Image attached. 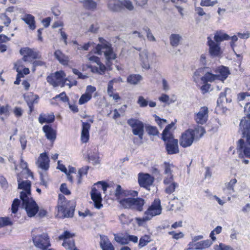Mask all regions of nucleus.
Here are the masks:
<instances>
[{
	"label": "nucleus",
	"instance_id": "obj_34",
	"mask_svg": "<svg viewBox=\"0 0 250 250\" xmlns=\"http://www.w3.org/2000/svg\"><path fill=\"white\" fill-rule=\"evenodd\" d=\"M212 244L209 240L201 241L196 243L195 250H203L208 248Z\"/></svg>",
	"mask_w": 250,
	"mask_h": 250
},
{
	"label": "nucleus",
	"instance_id": "obj_3",
	"mask_svg": "<svg viewBox=\"0 0 250 250\" xmlns=\"http://www.w3.org/2000/svg\"><path fill=\"white\" fill-rule=\"evenodd\" d=\"M99 41L101 44H98L96 46L93 50L94 53L101 55L103 53L108 61L114 60L116 57L113 52L111 44L103 38H100Z\"/></svg>",
	"mask_w": 250,
	"mask_h": 250
},
{
	"label": "nucleus",
	"instance_id": "obj_5",
	"mask_svg": "<svg viewBox=\"0 0 250 250\" xmlns=\"http://www.w3.org/2000/svg\"><path fill=\"white\" fill-rule=\"evenodd\" d=\"M65 76V73L63 71H57L48 76L46 80L50 84L54 87L58 86L64 87L65 85V82H63V80Z\"/></svg>",
	"mask_w": 250,
	"mask_h": 250
},
{
	"label": "nucleus",
	"instance_id": "obj_51",
	"mask_svg": "<svg viewBox=\"0 0 250 250\" xmlns=\"http://www.w3.org/2000/svg\"><path fill=\"white\" fill-rule=\"evenodd\" d=\"M217 3L218 1L216 0L213 1L211 0H201L200 5L202 6H213Z\"/></svg>",
	"mask_w": 250,
	"mask_h": 250
},
{
	"label": "nucleus",
	"instance_id": "obj_19",
	"mask_svg": "<svg viewBox=\"0 0 250 250\" xmlns=\"http://www.w3.org/2000/svg\"><path fill=\"white\" fill-rule=\"evenodd\" d=\"M49 159L46 153H41L38 158L37 164L38 167L45 170H47L49 167Z\"/></svg>",
	"mask_w": 250,
	"mask_h": 250
},
{
	"label": "nucleus",
	"instance_id": "obj_11",
	"mask_svg": "<svg viewBox=\"0 0 250 250\" xmlns=\"http://www.w3.org/2000/svg\"><path fill=\"white\" fill-rule=\"evenodd\" d=\"M166 145V149L168 154L172 155L179 153V150L178 145V140L173 137L166 138L163 139Z\"/></svg>",
	"mask_w": 250,
	"mask_h": 250
},
{
	"label": "nucleus",
	"instance_id": "obj_8",
	"mask_svg": "<svg viewBox=\"0 0 250 250\" xmlns=\"http://www.w3.org/2000/svg\"><path fill=\"white\" fill-rule=\"evenodd\" d=\"M139 58L142 67L148 69L150 68V64L155 61L156 56L154 53L144 50L139 54Z\"/></svg>",
	"mask_w": 250,
	"mask_h": 250
},
{
	"label": "nucleus",
	"instance_id": "obj_21",
	"mask_svg": "<svg viewBox=\"0 0 250 250\" xmlns=\"http://www.w3.org/2000/svg\"><path fill=\"white\" fill-rule=\"evenodd\" d=\"M217 78L221 81H224L227 79L229 74V71L228 67L221 66L219 67L215 71Z\"/></svg>",
	"mask_w": 250,
	"mask_h": 250
},
{
	"label": "nucleus",
	"instance_id": "obj_30",
	"mask_svg": "<svg viewBox=\"0 0 250 250\" xmlns=\"http://www.w3.org/2000/svg\"><path fill=\"white\" fill-rule=\"evenodd\" d=\"M182 36L178 34H172L169 37L170 45L173 47H177L182 40Z\"/></svg>",
	"mask_w": 250,
	"mask_h": 250
},
{
	"label": "nucleus",
	"instance_id": "obj_36",
	"mask_svg": "<svg viewBox=\"0 0 250 250\" xmlns=\"http://www.w3.org/2000/svg\"><path fill=\"white\" fill-rule=\"evenodd\" d=\"M142 76L138 74L130 75L127 77V81L132 84H137L142 80Z\"/></svg>",
	"mask_w": 250,
	"mask_h": 250
},
{
	"label": "nucleus",
	"instance_id": "obj_10",
	"mask_svg": "<svg viewBox=\"0 0 250 250\" xmlns=\"http://www.w3.org/2000/svg\"><path fill=\"white\" fill-rule=\"evenodd\" d=\"M17 181L18 182V188L22 189L20 193V198L26 196H31V182L29 180L22 181L20 174H17Z\"/></svg>",
	"mask_w": 250,
	"mask_h": 250
},
{
	"label": "nucleus",
	"instance_id": "obj_58",
	"mask_svg": "<svg viewBox=\"0 0 250 250\" xmlns=\"http://www.w3.org/2000/svg\"><path fill=\"white\" fill-rule=\"evenodd\" d=\"M2 226L12 225L13 223L10 217H0Z\"/></svg>",
	"mask_w": 250,
	"mask_h": 250
},
{
	"label": "nucleus",
	"instance_id": "obj_28",
	"mask_svg": "<svg viewBox=\"0 0 250 250\" xmlns=\"http://www.w3.org/2000/svg\"><path fill=\"white\" fill-rule=\"evenodd\" d=\"M229 39L230 37L229 35L220 31H217L215 34L213 41L220 43V42L223 41L229 40Z\"/></svg>",
	"mask_w": 250,
	"mask_h": 250
},
{
	"label": "nucleus",
	"instance_id": "obj_55",
	"mask_svg": "<svg viewBox=\"0 0 250 250\" xmlns=\"http://www.w3.org/2000/svg\"><path fill=\"white\" fill-rule=\"evenodd\" d=\"M214 249V250H234L231 247L222 243H220L219 245H215Z\"/></svg>",
	"mask_w": 250,
	"mask_h": 250
},
{
	"label": "nucleus",
	"instance_id": "obj_33",
	"mask_svg": "<svg viewBox=\"0 0 250 250\" xmlns=\"http://www.w3.org/2000/svg\"><path fill=\"white\" fill-rule=\"evenodd\" d=\"M114 240L121 245L127 244V237L126 234H114Z\"/></svg>",
	"mask_w": 250,
	"mask_h": 250
},
{
	"label": "nucleus",
	"instance_id": "obj_17",
	"mask_svg": "<svg viewBox=\"0 0 250 250\" xmlns=\"http://www.w3.org/2000/svg\"><path fill=\"white\" fill-rule=\"evenodd\" d=\"M115 196L119 201L127 195H130L132 196H137L138 195V192L135 190H131L129 191L123 190L122 187L119 185H117L115 186Z\"/></svg>",
	"mask_w": 250,
	"mask_h": 250
},
{
	"label": "nucleus",
	"instance_id": "obj_48",
	"mask_svg": "<svg viewBox=\"0 0 250 250\" xmlns=\"http://www.w3.org/2000/svg\"><path fill=\"white\" fill-rule=\"evenodd\" d=\"M146 131L148 134L153 136L157 135L159 133L156 127L151 125L146 127Z\"/></svg>",
	"mask_w": 250,
	"mask_h": 250
},
{
	"label": "nucleus",
	"instance_id": "obj_27",
	"mask_svg": "<svg viewBox=\"0 0 250 250\" xmlns=\"http://www.w3.org/2000/svg\"><path fill=\"white\" fill-rule=\"evenodd\" d=\"M54 56L56 59L61 64L67 65L68 62V57L64 55L60 50H56L54 52Z\"/></svg>",
	"mask_w": 250,
	"mask_h": 250
},
{
	"label": "nucleus",
	"instance_id": "obj_42",
	"mask_svg": "<svg viewBox=\"0 0 250 250\" xmlns=\"http://www.w3.org/2000/svg\"><path fill=\"white\" fill-rule=\"evenodd\" d=\"M166 186L165 192L167 194H171L175 191L176 188L178 186V184L177 183L173 182Z\"/></svg>",
	"mask_w": 250,
	"mask_h": 250
},
{
	"label": "nucleus",
	"instance_id": "obj_23",
	"mask_svg": "<svg viewBox=\"0 0 250 250\" xmlns=\"http://www.w3.org/2000/svg\"><path fill=\"white\" fill-rule=\"evenodd\" d=\"M43 131L46 138L51 141H54L56 138V132L49 125H45L42 127Z\"/></svg>",
	"mask_w": 250,
	"mask_h": 250
},
{
	"label": "nucleus",
	"instance_id": "obj_54",
	"mask_svg": "<svg viewBox=\"0 0 250 250\" xmlns=\"http://www.w3.org/2000/svg\"><path fill=\"white\" fill-rule=\"evenodd\" d=\"M91 99V96H88L85 93L83 94L79 100L80 104H83L88 102Z\"/></svg>",
	"mask_w": 250,
	"mask_h": 250
},
{
	"label": "nucleus",
	"instance_id": "obj_56",
	"mask_svg": "<svg viewBox=\"0 0 250 250\" xmlns=\"http://www.w3.org/2000/svg\"><path fill=\"white\" fill-rule=\"evenodd\" d=\"M84 6L88 9H93L96 7V3L92 0H84L83 1Z\"/></svg>",
	"mask_w": 250,
	"mask_h": 250
},
{
	"label": "nucleus",
	"instance_id": "obj_61",
	"mask_svg": "<svg viewBox=\"0 0 250 250\" xmlns=\"http://www.w3.org/2000/svg\"><path fill=\"white\" fill-rule=\"evenodd\" d=\"M0 18L3 21V24L6 26H8L11 22L10 19L5 13L1 14Z\"/></svg>",
	"mask_w": 250,
	"mask_h": 250
},
{
	"label": "nucleus",
	"instance_id": "obj_59",
	"mask_svg": "<svg viewBox=\"0 0 250 250\" xmlns=\"http://www.w3.org/2000/svg\"><path fill=\"white\" fill-rule=\"evenodd\" d=\"M137 103L139 104L141 107H145L148 105V102L146 100L144 97L139 96Z\"/></svg>",
	"mask_w": 250,
	"mask_h": 250
},
{
	"label": "nucleus",
	"instance_id": "obj_43",
	"mask_svg": "<svg viewBox=\"0 0 250 250\" xmlns=\"http://www.w3.org/2000/svg\"><path fill=\"white\" fill-rule=\"evenodd\" d=\"M172 126V124H170L166 126L162 133V139H166V138L173 137V136L169 132V130L171 128Z\"/></svg>",
	"mask_w": 250,
	"mask_h": 250
},
{
	"label": "nucleus",
	"instance_id": "obj_6",
	"mask_svg": "<svg viewBox=\"0 0 250 250\" xmlns=\"http://www.w3.org/2000/svg\"><path fill=\"white\" fill-rule=\"evenodd\" d=\"M127 124L132 128V133L135 135H138L140 139H143L144 131V125L141 121L131 118L127 120Z\"/></svg>",
	"mask_w": 250,
	"mask_h": 250
},
{
	"label": "nucleus",
	"instance_id": "obj_60",
	"mask_svg": "<svg viewBox=\"0 0 250 250\" xmlns=\"http://www.w3.org/2000/svg\"><path fill=\"white\" fill-rule=\"evenodd\" d=\"M99 156L97 153H91L88 154V159L90 161H92L94 164L99 163Z\"/></svg>",
	"mask_w": 250,
	"mask_h": 250
},
{
	"label": "nucleus",
	"instance_id": "obj_35",
	"mask_svg": "<svg viewBox=\"0 0 250 250\" xmlns=\"http://www.w3.org/2000/svg\"><path fill=\"white\" fill-rule=\"evenodd\" d=\"M205 133V129L201 126H198L194 129H192V134H194V137L196 139L201 138Z\"/></svg>",
	"mask_w": 250,
	"mask_h": 250
},
{
	"label": "nucleus",
	"instance_id": "obj_12",
	"mask_svg": "<svg viewBox=\"0 0 250 250\" xmlns=\"http://www.w3.org/2000/svg\"><path fill=\"white\" fill-rule=\"evenodd\" d=\"M162 212V207L161 202L159 199H155L152 205L149 207L145 212V214H147L151 219L153 217L160 215Z\"/></svg>",
	"mask_w": 250,
	"mask_h": 250
},
{
	"label": "nucleus",
	"instance_id": "obj_15",
	"mask_svg": "<svg viewBox=\"0 0 250 250\" xmlns=\"http://www.w3.org/2000/svg\"><path fill=\"white\" fill-rule=\"evenodd\" d=\"M207 44L209 46V53L212 57H218L221 54L220 43L212 40L210 37L207 38Z\"/></svg>",
	"mask_w": 250,
	"mask_h": 250
},
{
	"label": "nucleus",
	"instance_id": "obj_29",
	"mask_svg": "<svg viewBox=\"0 0 250 250\" xmlns=\"http://www.w3.org/2000/svg\"><path fill=\"white\" fill-rule=\"evenodd\" d=\"M108 7L113 11H118L122 9L121 1L119 0H109Z\"/></svg>",
	"mask_w": 250,
	"mask_h": 250
},
{
	"label": "nucleus",
	"instance_id": "obj_63",
	"mask_svg": "<svg viewBox=\"0 0 250 250\" xmlns=\"http://www.w3.org/2000/svg\"><path fill=\"white\" fill-rule=\"evenodd\" d=\"M58 98H60V100L63 102H68V101H69V98L66 96V95L64 92L61 93L59 95H56L53 99H56Z\"/></svg>",
	"mask_w": 250,
	"mask_h": 250
},
{
	"label": "nucleus",
	"instance_id": "obj_44",
	"mask_svg": "<svg viewBox=\"0 0 250 250\" xmlns=\"http://www.w3.org/2000/svg\"><path fill=\"white\" fill-rule=\"evenodd\" d=\"M122 8H125L128 10H132L134 8L133 5L129 0H121Z\"/></svg>",
	"mask_w": 250,
	"mask_h": 250
},
{
	"label": "nucleus",
	"instance_id": "obj_14",
	"mask_svg": "<svg viewBox=\"0 0 250 250\" xmlns=\"http://www.w3.org/2000/svg\"><path fill=\"white\" fill-rule=\"evenodd\" d=\"M195 139L194 134H192V129H188L182 135L180 140V144L183 147L190 146Z\"/></svg>",
	"mask_w": 250,
	"mask_h": 250
},
{
	"label": "nucleus",
	"instance_id": "obj_4",
	"mask_svg": "<svg viewBox=\"0 0 250 250\" xmlns=\"http://www.w3.org/2000/svg\"><path fill=\"white\" fill-rule=\"evenodd\" d=\"M22 206L25 208L29 217H33L39 211V206L31 196H26L21 198Z\"/></svg>",
	"mask_w": 250,
	"mask_h": 250
},
{
	"label": "nucleus",
	"instance_id": "obj_16",
	"mask_svg": "<svg viewBox=\"0 0 250 250\" xmlns=\"http://www.w3.org/2000/svg\"><path fill=\"white\" fill-rule=\"evenodd\" d=\"M88 59L89 61L97 63V66H89V67L91 69V71L93 73H96L100 75H103L104 73L106 70V67L104 65L100 62V60L98 57L92 56L89 57Z\"/></svg>",
	"mask_w": 250,
	"mask_h": 250
},
{
	"label": "nucleus",
	"instance_id": "obj_52",
	"mask_svg": "<svg viewBox=\"0 0 250 250\" xmlns=\"http://www.w3.org/2000/svg\"><path fill=\"white\" fill-rule=\"evenodd\" d=\"M20 167L21 168L25 170L28 176H31L33 177V176L32 173L27 167V163L24 162L22 158H21Z\"/></svg>",
	"mask_w": 250,
	"mask_h": 250
},
{
	"label": "nucleus",
	"instance_id": "obj_37",
	"mask_svg": "<svg viewBox=\"0 0 250 250\" xmlns=\"http://www.w3.org/2000/svg\"><path fill=\"white\" fill-rule=\"evenodd\" d=\"M132 198H122L119 201L120 204L125 208H132Z\"/></svg>",
	"mask_w": 250,
	"mask_h": 250
},
{
	"label": "nucleus",
	"instance_id": "obj_64",
	"mask_svg": "<svg viewBox=\"0 0 250 250\" xmlns=\"http://www.w3.org/2000/svg\"><path fill=\"white\" fill-rule=\"evenodd\" d=\"M96 90V88L95 87L92 85H88L86 86L85 93L88 96H91L92 97V93L95 92Z\"/></svg>",
	"mask_w": 250,
	"mask_h": 250
},
{
	"label": "nucleus",
	"instance_id": "obj_53",
	"mask_svg": "<svg viewBox=\"0 0 250 250\" xmlns=\"http://www.w3.org/2000/svg\"><path fill=\"white\" fill-rule=\"evenodd\" d=\"M89 169V167L85 166L84 167H83L81 168H80L78 172V176H79V180H78V183H81V177L83 175H86L87 173V171Z\"/></svg>",
	"mask_w": 250,
	"mask_h": 250
},
{
	"label": "nucleus",
	"instance_id": "obj_7",
	"mask_svg": "<svg viewBox=\"0 0 250 250\" xmlns=\"http://www.w3.org/2000/svg\"><path fill=\"white\" fill-rule=\"evenodd\" d=\"M33 241L35 246L42 250H46L50 246L48 235L42 233L36 236L33 235Z\"/></svg>",
	"mask_w": 250,
	"mask_h": 250
},
{
	"label": "nucleus",
	"instance_id": "obj_2",
	"mask_svg": "<svg viewBox=\"0 0 250 250\" xmlns=\"http://www.w3.org/2000/svg\"><path fill=\"white\" fill-rule=\"evenodd\" d=\"M75 208V203L74 202H66L63 195H59L58 211L62 214L64 217H73Z\"/></svg>",
	"mask_w": 250,
	"mask_h": 250
},
{
	"label": "nucleus",
	"instance_id": "obj_62",
	"mask_svg": "<svg viewBox=\"0 0 250 250\" xmlns=\"http://www.w3.org/2000/svg\"><path fill=\"white\" fill-rule=\"evenodd\" d=\"M225 101L228 103V100L226 98L225 92H221L217 102L218 105L219 106L220 104L224 103Z\"/></svg>",
	"mask_w": 250,
	"mask_h": 250
},
{
	"label": "nucleus",
	"instance_id": "obj_1",
	"mask_svg": "<svg viewBox=\"0 0 250 250\" xmlns=\"http://www.w3.org/2000/svg\"><path fill=\"white\" fill-rule=\"evenodd\" d=\"M239 126L243 138L238 141L237 148L246 157L250 158V117H243Z\"/></svg>",
	"mask_w": 250,
	"mask_h": 250
},
{
	"label": "nucleus",
	"instance_id": "obj_26",
	"mask_svg": "<svg viewBox=\"0 0 250 250\" xmlns=\"http://www.w3.org/2000/svg\"><path fill=\"white\" fill-rule=\"evenodd\" d=\"M132 209L141 211L143 209L145 200L141 198H132Z\"/></svg>",
	"mask_w": 250,
	"mask_h": 250
},
{
	"label": "nucleus",
	"instance_id": "obj_25",
	"mask_svg": "<svg viewBox=\"0 0 250 250\" xmlns=\"http://www.w3.org/2000/svg\"><path fill=\"white\" fill-rule=\"evenodd\" d=\"M100 238V246L103 250H114L113 245L107 236L101 235Z\"/></svg>",
	"mask_w": 250,
	"mask_h": 250
},
{
	"label": "nucleus",
	"instance_id": "obj_31",
	"mask_svg": "<svg viewBox=\"0 0 250 250\" xmlns=\"http://www.w3.org/2000/svg\"><path fill=\"white\" fill-rule=\"evenodd\" d=\"M55 117L53 114H43L40 115L39 118V121L41 124L44 123H51L54 122Z\"/></svg>",
	"mask_w": 250,
	"mask_h": 250
},
{
	"label": "nucleus",
	"instance_id": "obj_20",
	"mask_svg": "<svg viewBox=\"0 0 250 250\" xmlns=\"http://www.w3.org/2000/svg\"><path fill=\"white\" fill-rule=\"evenodd\" d=\"M91 196L94 202V207L98 209H100L103 206L101 204L102 198L100 192L96 189L95 188H93L91 192Z\"/></svg>",
	"mask_w": 250,
	"mask_h": 250
},
{
	"label": "nucleus",
	"instance_id": "obj_50",
	"mask_svg": "<svg viewBox=\"0 0 250 250\" xmlns=\"http://www.w3.org/2000/svg\"><path fill=\"white\" fill-rule=\"evenodd\" d=\"M21 203V201L18 199H15L13 202L12 207H11V210L13 214H16L17 212L19 205Z\"/></svg>",
	"mask_w": 250,
	"mask_h": 250
},
{
	"label": "nucleus",
	"instance_id": "obj_13",
	"mask_svg": "<svg viewBox=\"0 0 250 250\" xmlns=\"http://www.w3.org/2000/svg\"><path fill=\"white\" fill-rule=\"evenodd\" d=\"M208 110L207 106H203L200 108L199 111L194 113V120L198 124L203 125L208 120Z\"/></svg>",
	"mask_w": 250,
	"mask_h": 250
},
{
	"label": "nucleus",
	"instance_id": "obj_24",
	"mask_svg": "<svg viewBox=\"0 0 250 250\" xmlns=\"http://www.w3.org/2000/svg\"><path fill=\"white\" fill-rule=\"evenodd\" d=\"M90 128V125L87 123L83 122L82 130L81 133V139L83 143L88 142L89 138V130Z\"/></svg>",
	"mask_w": 250,
	"mask_h": 250
},
{
	"label": "nucleus",
	"instance_id": "obj_57",
	"mask_svg": "<svg viewBox=\"0 0 250 250\" xmlns=\"http://www.w3.org/2000/svg\"><path fill=\"white\" fill-rule=\"evenodd\" d=\"M150 218L147 214H145V216L142 218H136V220L139 226H143L144 223L147 221L150 220Z\"/></svg>",
	"mask_w": 250,
	"mask_h": 250
},
{
	"label": "nucleus",
	"instance_id": "obj_41",
	"mask_svg": "<svg viewBox=\"0 0 250 250\" xmlns=\"http://www.w3.org/2000/svg\"><path fill=\"white\" fill-rule=\"evenodd\" d=\"M24 99L26 100L27 104L30 108V112H32L33 110V104L35 102L34 95L32 94H30L28 95H25Z\"/></svg>",
	"mask_w": 250,
	"mask_h": 250
},
{
	"label": "nucleus",
	"instance_id": "obj_9",
	"mask_svg": "<svg viewBox=\"0 0 250 250\" xmlns=\"http://www.w3.org/2000/svg\"><path fill=\"white\" fill-rule=\"evenodd\" d=\"M20 52L23 56L22 60L30 63L32 62L33 60L40 58L41 57L38 51L27 47L21 48Z\"/></svg>",
	"mask_w": 250,
	"mask_h": 250
},
{
	"label": "nucleus",
	"instance_id": "obj_40",
	"mask_svg": "<svg viewBox=\"0 0 250 250\" xmlns=\"http://www.w3.org/2000/svg\"><path fill=\"white\" fill-rule=\"evenodd\" d=\"M216 80H218L216 74H213L209 72H207L204 76L201 78V80L204 82H212Z\"/></svg>",
	"mask_w": 250,
	"mask_h": 250
},
{
	"label": "nucleus",
	"instance_id": "obj_32",
	"mask_svg": "<svg viewBox=\"0 0 250 250\" xmlns=\"http://www.w3.org/2000/svg\"><path fill=\"white\" fill-rule=\"evenodd\" d=\"M237 180L234 178L230 180L229 182L226 183L223 188L224 190H227L229 194H232L234 192V187L237 183Z\"/></svg>",
	"mask_w": 250,
	"mask_h": 250
},
{
	"label": "nucleus",
	"instance_id": "obj_45",
	"mask_svg": "<svg viewBox=\"0 0 250 250\" xmlns=\"http://www.w3.org/2000/svg\"><path fill=\"white\" fill-rule=\"evenodd\" d=\"M119 220L122 224H128L132 221V219L128 215L123 213L119 216Z\"/></svg>",
	"mask_w": 250,
	"mask_h": 250
},
{
	"label": "nucleus",
	"instance_id": "obj_39",
	"mask_svg": "<svg viewBox=\"0 0 250 250\" xmlns=\"http://www.w3.org/2000/svg\"><path fill=\"white\" fill-rule=\"evenodd\" d=\"M151 241V238L150 236L148 235H145L140 238L138 246L140 248H141L146 246Z\"/></svg>",
	"mask_w": 250,
	"mask_h": 250
},
{
	"label": "nucleus",
	"instance_id": "obj_38",
	"mask_svg": "<svg viewBox=\"0 0 250 250\" xmlns=\"http://www.w3.org/2000/svg\"><path fill=\"white\" fill-rule=\"evenodd\" d=\"M159 100L163 103L170 104L174 103L176 101V98L175 97L170 98L167 95L163 94L159 98Z\"/></svg>",
	"mask_w": 250,
	"mask_h": 250
},
{
	"label": "nucleus",
	"instance_id": "obj_22",
	"mask_svg": "<svg viewBox=\"0 0 250 250\" xmlns=\"http://www.w3.org/2000/svg\"><path fill=\"white\" fill-rule=\"evenodd\" d=\"M21 20L28 25L30 29L34 30L36 28L35 17L31 14H26L21 17Z\"/></svg>",
	"mask_w": 250,
	"mask_h": 250
},
{
	"label": "nucleus",
	"instance_id": "obj_46",
	"mask_svg": "<svg viewBox=\"0 0 250 250\" xmlns=\"http://www.w3.org/2000/svg\"><path fill=\"white\" fill-rule=\"evenodd\" d=\"M63 82H65V85H68L69 88H70L73 85L77 84V82L75 80L72 79L70 77H68L66 78H64Z\"/></svg>",
	"mask_w": 250,
	"mask_h": 250
},
{
	"label": "nucleus",
	"instance_id": "obj_18",
	"mask_svg": "<svg viewBox=\"0 0 250 250\" xmlns=\"http://www.w3.org/2000/svg\"><path fill=\"white\" fill-rule=\"evenodd\" d=\"M154 179L148 174L140 173L138 176V183L142 187L146 188L152 185Z\"/></svg>",
	"mask_w": 250,
	"mask_h": 250
},
{
	"label": "nucleus",
	"instance_id": "obj_49",
	"mask_svg": "<svg viewBox=\"0 0 250 250\" xmlns=\"http://www.w3.org/2000/svg\"><path fill=\"white\" fill-rule=\"evenodd\" d=\"M165 174L166 175H172V168L173 167L172 164L169 163H164Z\"/></svg>",
	"mask_w": 250,
	"mask_h": 250
},
{
	"label": "nucleus",
	"instance_id": "obj_47",
	"mask_svg": "<svg viewBox=\"0 0 250 250\" xmlns=\"http://www.w3.org/2000/svg\"><path fill=\"white\" fill-rule=\"evenodd\" d=\"M143 30L146 33V37L148 41L150 42H155L156 39L151 33L150 29L147 26L144 27Z\"/></svg>",
	"mask_w": 250,
	"mask_h": 250
}]
</instances>
